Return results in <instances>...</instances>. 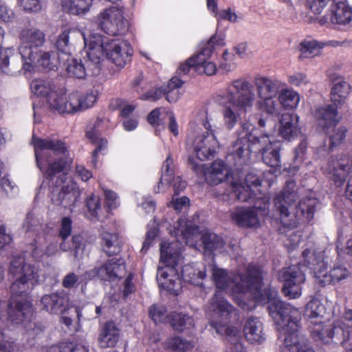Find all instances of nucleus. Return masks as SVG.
<instances>
[{
	"mask_svg": "<svg viewBox=\"0 0 352 352\" xmlns=\"http://www.w3.org/2000/svg\"><path fill=\"white\" fill-rule=\"evenodd\" d=\"M351 91V87L346 81L336 83L331 91V100L338 106L344 103Z\"/></svg>",
	"mask_w": 352,
	"mask_h": 352,
	"instance_id": "ea45409f",
	"label": "nucleus"
},
{
	"mask_svg": "<svg viewBox=\"0 0 352 352\" xmlns=\"http://www.w3.org/2000/svg\"><path fill=\"white\" fill-rule=\"evenodd\" d=\"M203 60L204 59L197 60L196 55L191 56L184 63L180 64L177 70V76L180 78L178 76H182V75H187L192 68H194L195 71H197V65L204 63V60Z\"/></svg>",
	"mask_w": 352,
	"mask_h": 352,
	"instance_id": "5fc2aeb1",
	"label": "nucleus"
},
{
	"mask_svg": "<svg viewBox=\"0 0 352 352\" xmlns=\"http://www.w3.org/2000/svg\"><path fill=\"white\" fill-rule=\"evenodd\" d=\"M126 272V265L122 258L108 259L100 267H95L86 272L89 278L97 277L104 281L120 279Z\"/></svg>",
	"mask_w": 352,
	"mask_h": 352,
	"instance_id": "4468645a",
	"label": "nucleus"
},
{
	"mask_svg": "<svg viewBox=\"0 0 352 352\" xmlns=\"http://www.w3.org/2000/svg\"><path fill=\"white\" fill-rule=\"evenodd\" d=\"M37 166L42 170L44 151L50 150L55 154H65L67 147L65 142L58 139L32 138Z\"/></svg>",
	"mask_w": 352,
	"mask_h": 352,
	"instance_id": "f3484780",
	"label": "nucleus"
},
{
	"mask_svg": "<svg viewBox=\"0 0 352 352\" xmlns=\"http://www.w3.org/2000/svg\"><path fill=\"white\" fill-rule=\"evenodd\" d=\"M318 199L314 197H305L300 199L295 207V217L296 220L303 219L310 221L314 218Z\"/></svg>",
	"mask_w": 352,
	"mask_h": 352,
	"instance_id": "473e14b6",
	"label": "nucleus"
},
{
	"mask_svg": "<svg viewBox=\"0 0 352 352\" xmlns=\"http://www.w3.org/2000/svg\"><path fill=\"white\" fill-rule=\"evenodd\" d=\"M80 197V192L73 186L64 185L60 191L55 186L52 190V201L54 204L65 208L74 207Z\"/></svg>",
	"mask_w": 352,
	"mask_h": 352,
	"instance_id": "b1692460",
	"label": "nucleus"
},
{
	"mask_svg": "<svg viewBox=\"0 0 352 352\" xmlns=\"http://www.w3.org/2000/svg\"><path fill=\"white\" fill-rule=\"evenodd\" d=\"M102 247L108 256L118 255L122 250L118 241V236L109 232L102 235Z\"/></svg>",
	"mask_w": 352,
	"mask_h": 352,
	"instance_id": "58836bf2",
	"label": "nucleus"
},
{
	"mask_svg": "<svg viewBox=\"0 0 352 352\" xmlns=\"http://www.w3.org/2000/svg\"><path fill=\"white\" fill-rule=\"evenodd\" d=\"M68 298L63 292L52 293L44 295L41 299V306L43 310L50 314H63L66 309Z\"/></svg>",
	"mask_w": 352,
	"mask_h": 352,
	"instance_id": "a878e982",
	"label": "nucleus"
},
{
	"mask_svg": "<svg viewBox=\"0 0 352 352\" xmlns=\"http://www.w3.org/2000/svg\"><path fill=\"white\" fill-rule=\"evenodd\" d=\"M32 91L37 96H45L48 100L52 92H55L52 89L49 83L42 79H34L32 81L30 85Z\"/></svg>",
	"mask_w": 352,
	"mask_h": 352,
	"instance_id": "3c124183",
	"label": "nucleus"
},
{
	"mask_svg": "<svg viewBox=\"0 0 352 352\" xmlns=\"http://www.w3.org/2000/svg\"><path fill=\"white\" fill-rule=\"evenodd\" d=\"M162 108H155L152 110L147 116V122L155 129H164L165 124L164 119L165 116L161 113Z\"/></svg>",
	"mask_w": 352,
	"mask_h": 352,
	"instance_id": "6e6d98bb",
	"label": "nucleus"
},
{
	"mask_svg": "<svg viewBox=\"0 0 352 352\" xmlns=\"http://www.w3.org/2000/svg\"><path fill=\"white\" fill-rule=\"evenodd\" d=\"M307 151V142L306 140H302L299 144L294 148V161L302 163L306 159Z\"/></svg>",
	"mask_w": 352,
	"mask_h": 352,
	"instance_id": "e2e57ef3",
	"label": "nucleus"
},
{
	"mask_svg": "<svg viewBox=\"0 0 352 352\" xmlns=\"http://www.w3.org/2000/svg\"><path fill=\"white\" fill-rule=\"evenodd\" d=\"M295 187V181L292 179L287 181L282 191L274 197V205L282 219L289 217V210L296 202L298 195L294 189Z\"/></svg>",
	"mask_w": 352,
	"mask_h": 352,
	"instance_id": "aec40b11",
	"label": "nucleus"
},
{
	"mask_svg": "<svg viewBox=\"0 0 352 352\" xmlns=\"http://www.w3.org/2000/svg\"><path fill=\"white\" fill-rule=\"evenodd\" d=\"M255 85L258 96L267 97L276 96L284 85L276 78L260 76L255 78Z\"/></svg>",
	"mask_w": 352,
	"mask_h": 352,
	"instance_id": "cd10ccee",
	"label": "nucleus"
},
{
	"mask_svg": "<svg viewBox=\"0 0 352 352\" xmlns=\"http://www.w3.org/2000/svg\"><path fill=\"white\" fill-rule=\"evenodd\" d=\"M234 311H236L235 308L227 300H217L213 303V312L214 316H217L219 320H211L210 325L217 333L222 335L224 333L225 339L228 342L236 344L240 338V330L235 327H226Z\"/></svg>",
	"mask_w": 352,
	"mask_h": 352,
	"instance_id": "6e6552de",
	"label": "nucleus"
},
{
	"mask_svg": "<svg viewBox=\"0 0 352 352\" xmlns=\"http://www.w3.org/2000/svg\"><path fill=\"white\" fill-rule=\"evenodd\" d=\"M68 76L74 78L84 79L86 76V69L81 60L73 58L68 61L66 68Z\"/></svg>",
	"mask_w": 352,
	"mask_h": 352,
	"instance_id": "de8ad7c7",
	"label": "nucleus"
},
{
	"mask_svg": "<svg viewBox=\"0 0 352 352\" xmlns=\"http://www.w3.org/2000/svg\"><path fill=\"white\" fill-rule=\"evenodd\" d=\"M168 323L175 331L183 332L195 327L194 318L188 314L172 311L167 315Z\"/></svg>",
	"mask_w": 352,
	"mask_h": 352,
	"instance_id": "2f4dec72",
	"label": "nucleus"
},
{
	"mask_svg": "<svg viewBox=\"0 0 352 352\" xmlns=\"http://www.w3.org/2000/svg\"><path fill=\"white\" fill-rule=\"evenodd\" d=\"M143 77L139 76L133 82V87L141 94L140 98L142 100L155 102L165 96L170 103L175 102L179 98L178 89L182 87L184 81L177 76L172 77L166 84L160 87H153L151 83H143Z\"/></svg>",
	"mask_w": 352,
	"mask_h": 352,
	"instance_id": "0eeeda50",
	"label": "nucleus"
},
{
	"mask_svg": "<svg viewBox=\"0 0 352 352\" xmlns=\"http://www.w3.org/2000/svg\"><path fill=\"white\" fill-rule=\"evenodd\" d=\"M170 244L162 242L160 244V261L166 264V269L158 278L160 287L171 294L178 295L182 289L181 280L176 267L180 257L179 252H171Z\"/></svg>",
	"mask_w": 352,
	"mask_h": 352,
	"instance_id": "423d86ee",
	"label": "nucleus"
},
{
	"mask_svg": "<svg viewBox=\"0 0 352 352\" xmlns=\"http://www.w3.org/2000/svg\"><path fill=\"white\" fill-rule=\"evenodd\" d=\"M199 230V226L188 223L185 217H180L175 226L176 236H181L183 239L188 240Z\"/></svg>",
	"mask_w": 352,
	"mask_h": 352,
	"instance_id": "a19ab883",
	"label": "nucleus"
},
{
	"mask_svg": "<svg viewBox=\"0 0 352 352\" xmlns=\"http://www.w3.org/2000/svg\"><path fill=\"white\" fill-rule=\"evenodd\" d=\"M245 182L246 186L241 185L237 188L234 185V191L237 192V199L241 201H248L251 198V186L258 187L262 184L258 177L250 173L246 175Z\"/></svg>",
	"mask_w": 352,
	"mask_h": 352,
	"instance_id": "c9c22d12",
	"label": "nucleus"
},
{
	"mask_svg": "<svg viewBox=\"0 0 352 352\" xmlns=\"http://www.w3.org/2000/svg\"><path fill=\"white\" fill-rule=\"evenodd\" d=\"M246 287L241 283L234 285L236 303L243 310L251 311L256 304H267L269 315L273 319L279 338L283 337L285 346L290 352H315L302 342L298 335L300 313L298 309L278 296L276 291L271 288L261 289L262 276L261 270L256 266H249L247 276L242 280Z\"/></svg>",
	"mask_w": 352,
	"mask_h": 352,
	"instance_id": "f257e3e1",
	"label": "nucleus"
},
{
	"mask_svg": "<svg viewBox=\"0 0 352 352\" xmlns=\"http://www.w3.org/2000/svg\"><path fill=\"white\" fill-rule=\"evenodd\" d=\"M346 133L347 129L345 126H340L329 137V148L332 149L333 147L340 144L344 140Z\"/></svg>",
	"mask_w": 352,
	"mask_h": 352,
	"instance_id": "13d9d810",
	"label": "nucleus"
},
{
	"mask_svg": "<svg viewBox=\"0 0 352 352\" xmlns=\"http://www.w3.org/2000/svg\"><path fill=\"white\" fill-rule=\"evenodd\" d=\"M306 267L305 262L301 264L290 265L278 272L279 279L283 283V293L289 299H296L302 293L301 285L305 282L306 277L302 267Z\"/></svg>",
	"mask_w": 352,
	"mask_h": 352,
	"instance_id": "9b49d317",
	"label": "nucleus"
},
{
	"mask_svg": "<svg viewBox=\"0 0 352 352\" xmlns=\"http://www.w3.org/2000/svg\"><path fill=\"white\" fill-rule=\"evenodd\" d=\"M167 309L164 305L154 304L149 308V318L155 323H168Z\"/></svg>",
	"mask_w": 352,
	"mask_h": 352,
	"instance_id": "09e8293b",
	"label": "nucleus"
},
{
	"mask_svg": "<svg viewBox=\"0 0 352 352\" xmlns=\"http://www.w3.org/2000/svg\"><path fill=\"white\" fill-rule=\"evenodd\" d=\"M71 163L72 160H69L68 158L60 157L49 164L47 169L44 172V176L48 179H52L55 175L63 171Z\"/></svg>",
	"mask_w": 352,
	"mask_h": 352,
	"instance_id": "a18cd8bd",
	"label": "nucleus"
},
{
	"mask_svg": "<svg viewBox=\"0 0 352 352\" xmlns=\"http://www.w3.org/2000/svg\"><path fill=\"white\" fill-rule=\"evenodd\" d=\"M80 283V277L78 274L74 272H69L63 277L62 286L67 289H71L76 288Z\"/></svg>",
	"mask_w": 352,
	"mask_h": 352,
	"instance_id": "052dcab7",
	"label": "nucleus"
},
{
	"mask_svg": "<svg viewBox=\"0 0 352 352\" xmlns=\"http://www.w3.org/2000/svg\"><path fill=\"white\" fill-rule=\"evenodd\" d=\"M49 352H87L85 350L76 349L71 342L61 343L58 345L52 346Z\"/></svg>",
	"mask_w": 352,
	"mask_h": 352,
	"instance_id": "774afa93",
	"label": "nucleus"
},
{
	"mask_svg": "<svg viewBox=\"0 0 352 352\" xmlns=\"http://www.w3.org/2000/svg\"><path fill=\"white\" fill-rule=\"evenodd\" d=\"M188 164L197 175H202L206 182L210 186H216L225 181L229 175L226 163L222 160H215L209 168L197 162L194 156H189Z\"/></svg>",
	"mask_w": 352,
	"mask_h": 352,
	"instance_id": "f8f14e48",
	"label": "nucleus"
},
{
	"mask_svg": "<svg viewBox=\"0 0 352 352\" xmlns=\"http://www.w3.org/2000/svg\"><path fill=\"white\" fill-rule=\"evenodd\" d=\"M82 241L83 237L80 234H74L72 237L71 243H67L66 241H62L60 248L63 251H73L75 256H77L79 250L82 249Z\"/></svg>",
	"mask_w": 352,
	"mask_h": 352,
	"instance_id": "603ef678",
	"label": "nucleus"
},
{
	"mask_svg": "<svg viewBox=\"0 0 352 352\" xmlns=\"http://www.w3.org/2000/svg\"><path fill=\"white\" fill-rule=\"evenodd\" d=\"M20 40L19 52L22 59L27 58V56L32 54L35 51H38V47L44 44L45 34L39 30H23L20 34Z\"/></svg>",
	"mask_w": 352,
	"mask_h": 352,
	"instance_id": "dca6fc26",
	"label": "nucleus"
},
{
	"mask_svg": "<svg viewBox=\"0 0 352 352\" xmlns=\"http://www.w3.org/2000/svg\"><path fill=\"white\" fill-rule=\"evenodd\" d=\"M324 43L316 40H304L299 45L300 52V58H311L316 54V51L323 48Z\"/></svg>",
	"mask_w": 352,
	"mask_h": 352,
	"instance_id": "37998d69",
	"label": "nucleus"
},
{
	"mask_svg": "<svg viewBox=\"0 0 352 352\" xmlns=\"http://www.w3.org/2000/svg\"><path fill=\"white\" fill-rule=\"evenodd\" d=\"M223 39L214 34L210 39L203 44L200 51L196 55L197 60L204 59V63L197 65V71L203 69L204 74L208 76L214 74L217 71L216 65L212 62H208V59L210 57L216 46H222L223 45Z\"/></svg>",
	"mask_w": 352,
	"mask_h": 352,
	"instance_id": "6ab92c4d",
	"label": "nucleus"
},
{
	"mask_svg": "<svg viewBox=\"0 0 352 352\" xmlns=\"http://www.w3.org/2000/svg\"><path fill=\"white\" fill-rule=\"evenodd\" d=\"M180 276L184 282L202 286L206 274L205 270H197L190 265H186L182 268Z\"/></svg>",
	"mask_w": 352,
	"mask_h": 352,
	"instance_id": "4c0bfd02",
	"label": "nucleus"
},
{
	"mask_svg": "<svg viewBox=\"0 0 352 352\" xmlns=\"http://www.w3.org/2000/svg\"><path fill=\"white\" fill-rule=\"evenodd\" d=\"M72 231V221L69 217L61 219L58 236L62 241H66L71 235Z\"/></svg>",
	"mask_w": 352,
	"mask_h": 352,
	"instance_id": "4d7b16f0",
	"label": "nucleus"
},
{
	"mask_svg": "<svg viewBox=\"0 0 352 352\" xmlns=\"http://www.w3.org/2000/svg\"><path fill=\"white\" fill-rule=\"evenodd\" d=\"M212 279L217 288L214 297L216 300L212 303L213 307L214 302L221 299L224 300L220 297L221 293L228 288L231 280L226 270L217 267L212 269Z\"/></svg>",
	"mask_w": 352,
	"mask_h": 352,
	"instance_id": "f704fd0d",
	"label": "nucleus"
},
{
	"mask_svg": "<svg viewBox=\"0 0 352 352\" xmlns=\"http://www.w3.org/2000/svg\"><path fill=\"white\" fill-rule=\"evenodd\" d=\"M119 337L120 330L114 322H106L98 337L100 347H114L118 342Z\"/></svg>",
	"mask_w": 352,
	"mask_h": 352,
	"instance_id": "7c9ffc66",
	"label": "nucleus"
},
{
	"mask_svg": "<svg viewBox=\"0 0 352 352\" xmlns=\"http://www.w3.org/2000/svg\"><path fill=\"white\" fill-rule=\"evenodd\" d=\"M23 69L25 71L31 72L36 68H41L45 72L55 71L58 69L59 63L58 54L55 52L35 51L32 54L27 56V58L22 59Z\"/></svg>",
	"mask_w": 352,
	"mask_h": 352,
	"instance_id": "2eb2a0df",
	"label": "nucleus"
},
{
	"mask_svg": "<svg viewBox=\"0 0 352 352\" xmlns=\"http://www.w3.org/2000/svg\"><path fill=\"white\" fill-rule=\"evenodd\" d=\"M76 99L69 95L67 98L65 93L52 92L47 100V102L51 109L58 112L60 114H74L76 113V109L74 107Z\"/></svg>",
	"mask_w": 352,
	"mask_h": 352,
	"instance_id": "5701e85b",
	"label": "nucleus"
},
{
	"mask_svg": "<svg viewBox=\"0 0 352 352\" xmlns=\"http://www.w3.org/2000/svg\"><path fill=\"white\" fill-rule=\"evenodd\" d=\"M122 9L110 7L98 16V24L100 29L110 36L124 35L129 28V21L124 17Z\"/></svg>",
	"mask_w": 352,
	"mask_h": 352,
	"instance_id": "9d476101",
	"label": "nucleus"
},
{
	"mask_svg": "<svg viewBox=\"0 0 352 352\" xmlns=\"http://www.w3.org/2000/svg\"><path fill=\"white\" fill-rule=\"evenodd\" d=\"M225 126L228 129H232L237 122L238 116L230 107H226L223 111Z\"/></svg>",
	"mask_w": 352,
	"mask_h": 352,
	"instance_id": "bf43d9fd",
	"label": "nucleus"
},
{
	"mask_svg": "<svg viewBox=\"0 0 352 352\" xmlns=\"http://www.w3.org/2000/svg\"><path fill=\"white\" fill-rule=\"evenodd\" d=\"M86 206L91 215L96 217L98 210L100 208V199L92 195L87 199Z\"/></svg>",
	"mask_w": 352,
	"mask_h": 352,
	"instance_id": "338daca9",
	"label": "nucleus"
},
{
	"mask_svg": "<svg viewBox=\"0 0 352 352\" xmlns=\"http://www.w3.org/2000/svg\"><path fill=\"white\" fill-rule=\"evenodd\" d=\"M41 269L38 265L27 263L22 255L11 258L9 272L16 276L10 285V297L7 306L8 320L19 324L33 314V289L41 283Z\"/></svg>",
	"mask_w": 352,
	"mask_h": 352,
	"instance_id": "f03ea898",
	"label": "nucleus"
},
{
	"mask_svg": "<svg viewBox=\"0 0 352 352\" xmlns=\"http://www.w3.org/2000/svg\"><path fill=\"white\" fill-rule=\"evenodd\" d=\"M217 141L214 133L206 132L197 135L193 142L194 151L196 156L194 157L197 162L210 160L214 156L215 148Z\"/></svg>",
	"mask_w": 352,
	"mask_h": 352,
	"instance_id": "412c9836",
	"label": "nucleus"
},
{
	"mask_svg": "<svg viewBox=\"0 0 352 352\" xmlns=\"http://www.w3.org/2000/svg\"><path fill=\"white\" fill-rule=\"evenodd\" d=\"M100 46L107 58L116 66L122 68L131 60L133 48L126 41L102 39Z\"/></svg>",
	"mask_w": 352,
	"mask_h": 352,
	"instance_id": "ddd939ff",
	"label": "nucleus"
},
{
	"mask_svg": "<svg viewBox=\"0 0 352 352\" xmlns=\"http://www.w3.org/2000/svg\"><path fill=\"white\" fill-rule=\"evenodd\" d=\"M175 180L173 160L169 154L162 165V174L160 183L170 184Z\"/></svg>",
	"mask_w": 352,
	"mask_h": 352,
	"instance_id": "8fccbe9b",
	"label": "nucleus"
},
{
	"mask_svg": "<svg viewBox=\"0 0 352 352\" xmlns=\"http://www.w3.org/2000/svg\"><path fill=\"white\" fill-rule=\"evenodd\" d=\"M204 254L208 256L214 255L215 250L221 249L225 245L223 238L213 232H205L201 237Z\"/></svg>",
	"mask_w": 352,
	"mask_h": 352,
	"instance_id": "72a5a7b5",
	"label": "nucleus"
},
{
	"mask_svg": "<svg viewBox=\"0 0 352 352\" xmlns=\"http://www.w3.org/2000/svg\"><path fill=\"white\" fill-rule=\"evenodd\" d=\"M257 102L258 108L267 114H274L276 111V96L259 97Z\"/></svg>",
	"mask_w": 352,
	"mask_h": 352,
	"instance_id": "864d4df0",
	"label": "nucleus"
},
{
	"mask_svg": "<svg viewBox=\"0 0 352 352\" xmlns=\"http://www.w3.org/2000/svg\"><path fill=\"white\" fill-rule=\"evenodd\" d=\"M351 166L352 160L346 155L340 157L333 156L330 158L328 162L329 170L336 186L340 187L344 184Z\"/></svg>",
	"mask_w": 352,
	"mask_h": 352,
	"instance_id": "4be33fe9",
	"label": "nucleus"
},
{
	"mask_svg": "<svg viewBox=\"0 0 352 352\" xmlns=\"http://www.w3.org/2000/svg\"><path fill=\"white\" fill-rule=\"evenodd\" d=\"M278 100L285 109H294L298 105L299 95L289 89H281L278 96Z\"/></svg>",
	"mask_w": 352,
	"mask_h": 352,
	"instance_id": "49530a36",
	"label": "nucleus"
},
{
	"mask_svg": "<svg viewBox=\"0 0 352 352\" xmlns=\"http://www.w3.org/2000/svg\"><path fill=\"white\" fill-rule=\"evenodd\" d=\"M93 0H63V10L73 15H83L88 12L92 6Z\"/></svg>",
	"mask_w": 352,
	"mask_h": 352,
	"instance_id": "e433bc0d",
	"label": "nucleus"
},
{
	"mask_svg": "<svg viewBox=\"0 0 352 352\" xmlns=\"http://www.w3.org/2000/svg\"><path fill=\"white\" fill-rule=\"evenodd\" d=\"M338 107L333 103L325 107H319L316 110V117L318 120V126L324 132L327 133L330 128L335 127L339 122L337 119Z\"/></svg>",
	"mask_w": 352,
	"mask_h": 352,
	"instance_id": "393cba45",
	"label": "nucleus"
},
{
	"mask_svg": "<svg viewBox=\"0 0 352 352\" xmlns=\"http://www.w3.org/2000/svg\"><path fill=\"white\" fill-rule=\"evenodd\" d=\"M243 332L246 340L251 344H261L265 340L263 324L258 318H248L245 323Z\"/></svg>",
	"mask_w": 352,
	"mask_h": 352,
	"instance_id": "bb28decb",
	"label": "nucleus"
},
{
	"mask_svg": "<svg viewBox=\"0 0 352 352\" xmlns=\"http://www.w3.org/2000/svg\"><path fill=\"white\" fill-rule=\"evenodd\" d=\"M324 307L317 298H312L306 305L305 316L309 323L308 329L311 337L316 342L329 344L333 341L338 328L334 323L325 320L322 315Z\"/></svg>",
	"mask_w": 352,
	"mask_h": 352,
	"instance_id": "39448f33",
	"label": "nucleus"
},
{
	"mask_svg": "<svg viewBox=\"0 0 352 352\" xmlns=\"http://www.w3.org/2000/svg\"><path fill=\"white\" fill-rule=\"evenodd\" d=\"M298 116L294 113H285L281 116L279 135L285 140H289L298 133Z\"/></svg>",
	"mask_w": 352,
	"mask_h": 352,
	"instance_id": "c85d7f7f",
	"label": "nucleus"
},
{
	"mask_svg": "<svg viewBox=\"0 0 352 352\" xmlns=\"http://www.w3.org/2000/svg\"><path fill=\"white\" fill-rule=\"evenodd\" d=\"M159 234V229L157 228H150L146 234L145 240L143 242L141 252L145 253L150 248L153 240Z\"/></svg>",
	"mask_w": 352,
	"mask_h": 352,
	"instance_id": "0e129e2a",
	"label": "nucleus"
},
{
	"mask_svg": "<svg viewBox=\"0 0 352 352\" xmlns=\"http://www.w3.org/2000/svg\"><path fill=\"white\" fill-rule=\"evenodd\" d=\"M259 130L245 123L232 144L230 153L234 158L241 159L252 153H261L263 162L271 167L280 166L281 142L271 141L267 135L258 136Z\"/></svg>",
	"mask_w": 352,
	"mask_h": 352,
	"instance_id": "7ed1b4c3",
	"label": "nucleus"
},
{
	"mask_svg": "<svg viewBox=\"0 0 352 352\" xmlns=\"http://www.w3.org/2000/svg\"><path fill=\"white\" fill-rule=\"evenodd\" d=\"M166 347L175 352H186L194 346L190 341H188L179 336L168 338L166 341Z\"/></svg>",
	"mask_w": 352,
	"mask_h": 352,
	"instance_id": "c03bdc74",
	"label": "nucleus"
},
{
	"mask_svg": "<svg viewBox=\"0 0 352 352\" xmlns=\"http://www.w3.org/2000/svg\"><path fill=\"white\" fill-rule=\"evenodd\" d=\"M232 219L241 228H254L260 225L256 211L252 208H240L232 214Z\"/></svg>",
	"mask_w": 352,
	"mask_h": 352,
	"instance_id": "c756f323",
	"label": "nucleus"
},
{
	"mask_svg": "<svg viewBox=\"0 0 352 352\" xmlns=\"http://www.w3.org/2000/svg\"><path fill=\"white\" fill-rule=\"evenodd\" d=\"M69 30H64L58 36V38L56 43V47L57 50L63 53H67V50L69 45Z\"/></svg>",
	"mask_w": 352,
	"mask_h": 352,
	"instance_id": "69168bd1",
	"label": "nucleus"
},
{
	"mask_svg": "<svg viewBox=\"0 0 352 352\" xmlns=\"http://www.w3.org/2000/svg\"><path fill=\"white\" fill-rule=\"evenodd\" d=\"M302 255L305 265L314 274L316 283L321 287L338 283L349 275V270L341 265H335L329 271H327L328 261L320 253L305 249Z\"/></svg>",
	"mask_w": 352,
	"mask_h": 352,
	"instance_id": "20e7f679",
	"label": "nucleus"
},
{
	"mask_svg": "<svg viewBox=\"0 0 352 352\" xmlns=\"http://www.w3.org/2000/svg\"><path fill=\"white\" fill-rule=\"evenodd\" d=\"M18 2L26 12H38L41 10L40 0H18Z\"/></svg>",
	"mask_w": 352,
	"mask_h": 352,
	"instance_id": "680f3d73",
	"label": "nucleus"
},
{
	"mask_svg": "<svg viewBox=\"0 0 352 352\" xmlns=\"http://www.w3.org/2000/svg\"><path fill=\"white\" fill-rule=\"evenodd\" d=\"M72 96L76 101L74 103V107L76 109V113L80 111L86 110L94 106L97 100V94L94 91H91L78 96L77 94H72Z\"/></svg>",
	"mask_w": 352,
	"mask_h": 352,
	"instance_id": "79ce46f5",
	"label": "nucleus"
},
{
	"mask_svg": "<svg viewBox=\"0 0 352 352\" xmlns=\"http://www.w3.org/2000/svg\"><path fill=\"white\" fill-rule=\"evenodd\" d=\"M352 20V8L346 4L344 0H333L331 13L319 19L320 24L346 25Z\"/></svg>",
	"mask_w": 352,
	"mask_h": 352,
	"instance_id": "a211bd4d",
	"label": "nucleus"
},
{
	"mask_svg": "<svg viewBox=\"0 0 352 352\" xmlns=\"http://www.w3.org/2000/svg\"><path fill=\"white\" fill-rule=\"evenodd\" d=\"M254 96L248 81L236 79L219 96L223 103L232 104L239 111L246 112L252 107Z\"/></svg>",
	"mask_w": 352,
	"mask_h": 352,
	"instance_id": "1a4fd4ad",
	"label": "nucleus"
}]
</instances>
